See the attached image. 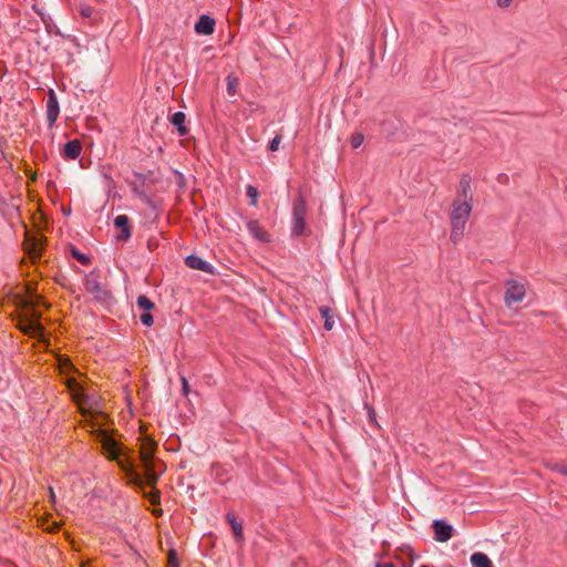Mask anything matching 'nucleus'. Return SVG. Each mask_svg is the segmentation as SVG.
<instances>
[{"label": "nucleus", "instance_id": "0eeeda50", "mask_svg": "<svg viewBox=\"0 0 567 567\" xmlns=\"http://www.w3.org/2000/svg\"><path fill=\"white\" fill-rule=\"evenodd\" d=\"M19 329L30 337H40L43 333V326L40 321L28 320L21 317L19 322Z\"/></svg>", "mask_w": 567, "mask_h": 567}, {"label": "nucleus", "instance_id": "e433bc0d", "mask_svg": "<svg viewBox=\"0 0 567 567\" xmlns=\"http://www.w3.org/2000/svg\"><path fill=\"white\" fill-rule=\"evenodd\" d=\"M496 1H497V4L502 8H507L513 2V0H496Z\"/></svg>", "mask_w": 567, "mask_h": 567}, {"label": "nucleus", "instance_id": "f704fd0d", "mask_svg": "<svg viewBox=\"0 0 567 567\" xmlns=\"http://www.w3.org/2000/svg\"><path fill=\"white\" fill-rule=\"evenodd\" d=\"M60 365H61V368H62V369H64V370H68V369H71V368H72V363H71V361H70L68 358H65V359H61V360H60Z\"/></svg>", "mask_w": 567, "mask_h": 567}, {"label": "nucleus", "instance_id": "f257e3e1", "mask_svg": "<svg viewBox=\"0 0 567 567\" xmlns=\"http://www.w3.org/2000/svg\"><path fill=\"white\" fill-rule=\"evenodd\" d=\"M156 449V443L151 439H145L141 443V462L144 468V476L145 481L147 482V485L153 487L156 485L158 475L156 471L154 470L153 465V455Z\"/></svg>", "mask_w": 567, "mask_h": 567}, {"label": "nucleus", "instance_id": "412c9836", "mask_svg": "<svg viewBox=\"0 0 567 567\" xmlns=\"http://www.w3.org/2000/svg\"><path fill=\"white\" fill-rule=\"evenodd\" d=\"M473 567H493L491 559L484 553H474L471 556Z\"/></svg>", "mask_w": 567, "mask_h": 567}, {"label": "nucleus", "instance_id": "a19ab883", "mask_svg": "<svg viewBox=\"0 0 567 567\" xmlns=\"http://www.w3.org/2000/svg\"><path fill=\"white\" fill-rule=\"evenodd\" d=\"M420 567H430V566H427V565H421Z\"/></svg>", "mask_w": 567, "mask_h": 567}, {"label": "nucleus", "instance_id": "20e7f679", "mask_svg": "<svg viewBox=\"0 0 567 567\" xmlns=\"http://www.w3.org/2000/svg\"><path fill=\"white\" fill-rule=\"evenodd\" d=\"M434 539L439 543H445L453 536L454 528L443 519H436L432 524Z\"/></svg>", "mask_w": 567, "mask_h": 567}, {"label": "nucleus", "instance_id": "473e14b6", "mask_svg": "<svg viewBox=\"0 0 567 567\" xmlns=\"http://www.w3.org/2000/svg\"><path fill=\"white\" fill-rule=\"evenodd\" d=\"M168 567H178V564H177V555L175 553V550H169L168 553Z\"/></svg>", "mask_w": 567, "mask_h": 567}, {"label": "nucleus", "instance_id": "7ed1b4c3", "mask_svg": "<svg viewBox=\"0 0 567 567\" xmlns=\"http://www.w3.org/2000/svg\"><path fill=\"white\" fill-rule=\"evenodd\" d=\"M84 287L87 292L99 300H106L109 298L107 290L100 284L99 276L95 272H90L85 276Z\"/></svg>", "mask_w": 567, "mask_h": 567}, {"label": "nucleus", "instance_id": "9b49d317", "mask_svg": "<svg viewBox=\"0 0 567 567\" xmlns=\"http://www.w3.org/2000/svg\"><path fill=\"white\" fill-rule=\"evenodd\" d=\"M185 264L187 267H189L192 269L200 270V271H204L207 274L214 272L213 266L210 264H208L203 258L195 256V255H190V256L186 257Z\"/></svg>", "mask_w": 567, "mask_h": 567}, {"label": "nucleus", "instance_id": "dca6fc26", "mask_svg": "<svg viewBox=\"0 0 567 567\" xmlns=\"http://www.w3.org/2000/svg\"><path fill=\"white\" fill-rule=\"evenodd\" d=\"M319 312L324 321V323H323L324 329L327 331L332 330L336 324V320H334L336 316H334L332 309L327 306H321L319 308Z\"/></svg>", "mask_w": 567, "mask_h": 567}, {"label": "nucleus", "instance_id": "ddd939ff", "mask_svg": "<svg viewBox=\"0 0 567 567\" xmlns=\"http://www.w3.org/2000/svg\"><path fill=\"white\" fill-rule=\"evenodd\" d=\"M114 225L121 229V234L117 236V239L121 241H126L131 235L130 219L126 215H118L114 219Z\"/></svg>", "mask_w": 567, "mask_h": 567}, {"label": "nucleus", "instance_id": "2f4dec72", "mask_svg": "<svg viewBox=\"0 0 567 567\" xmlns=\"http://www.w3.org/2000/svg\"><path fill=\"white\" fill-rule=\"evenodd\" d=\"M549 467L557 472V473H560L563 475H567V466L564 465V464H560V463H555L553 465H549Z\"/></svg>", "mask_w": 567, "mask_h": 567}, {"label": "nucleus", "instance_id": "a211bd4d", "mask_svg": "<svg viewBox=\"0 0 567 567\" xmlns=\"http://www.w3.org/2000/svg\"><path fill=\"white\" fill-rule=\"evenodd\" d=\"M461 192L458 194L457 198H461V200H472L471 195V178L467 175H464L460 181Z\"/></svg>", "mask_w": 567, "mask_h": 567}, {"label": "nucleus", "instance_id": "6e6552de", "mask_svg": "<svg viewBox=\"0 0 567 567\" xmlns=\"http://www.w3.org/2000/svg\"><path fill=\"white\" fill-rule=\"evenodd\" d=\"M24 248L31 259L35 260L40 258L43 249L42 237H28L24 243Z\"/></svg>", "mask_w": 567, "mask_h": 567}, {"label": "nucleus", "instance_id": "aec40b11", "mask_svg": "<svg viewBox=\"0 0 567 567\" xmlns=\"http://www.w3.org/2000/svg\"><path fill=\"white\" fill-rule=\"evenodd\" d=\"M306 214H307L306 200L302 196H299L293 203L292 217L293 218H305Z\"/></svg>", "mask_w": 567, "mask_h": 567}, {"label": "nucleus", "instance_id": "c85d7f7f", "mask_svg": "<svg viewBox=\"0 0 567 567\" xmlns=\"http://www.w3.org/2000/svg\"><path fill=\"white\" fill-rule=\"evenodd\" d=\"M141 322L144 326L151 327L154 322L153 316L150 312H143L140 317Z\"/></svg>", "mask_w": 567, "mask_h": 567}, {"label": "nucleus", "instance_id": "7c9ffc66", "mask_svg": "<svg viewBox=\"0 0 567 567\" xmlns=\"http://www.w3.org/2000/svg\"><path fill=\"white\" fill-rule=\"evenodd\" d=\"M281 143V136L277 134L269 143V150L276 152Z\"/></svg>", "mask_w": 567, "mask_h": 567}, {"label": "nucleus", "instance_id": "ea45409f", "mask_svg": "<svg viewBox=\"0 0 567 567\" xmlns=\"http://www.w3.org/2000/svg\"><path fill=\"white\" fill-rule=\"evenodd\" d=\"M49 491H50V498H51L52 502H54L55 501V494L53 492V488L50 487Z\"/></svg>", "mask_w": 567, "mask_h": 567}, {"label": "nucleus", "instance_id": "393cba45", "mask_svg": "<svg viewBox=\"0 0 567 567\" xmlns=\"http://www.w3.org/2000/svg\"><path fill=\"white\" fill-rule=\"evenodd\" d=\"M305 229H306L305 218H293L292 234L295 236H300L305 233Z\"/></svg>", "mask_w": 567, "mask_h": 567}, {"label": "nucleus", "instance_id": "4468645a", "mask_svg": "<svg viewBox=\"0 0 567 567\" xmlns=\"http://www.w3.org/2000/svg\"><path fill=\"white\" fill-rule=\"evenodd\" d=\"M82 152V144L79 140H72L64 144L63 156L68 159H76Z\"/></svg>", "mask_w": 567, "mask_h": 567}, {"label": "nucleus", "instance_id": "c756f323", "mask_svg": "<svg viewBox=\"0 0 567 567\" xmlns=\"http://www.w3.org/2000/svg\"><path fill=\"white\" fill-rule=\"evenodd\" d=\"M80 13L84 18H91L94 13V9L91 6L83 4L80 7Z\"/></svg>", "mask_w": 567, "mask_h": 567}, {"label": "nucleus", "instance_id": "b1692460", "mask_svg": "<svg viewBox=\"0 0 567 567\" xmlns=\"http://www.w3.org/2000/svg\"><path fill=\"white\" fill-rule=\"evenodd\" d=\"M137 307L144 312H150L155 308V303L148 299L145 295H141L137 297Z\"/></svg>", "mask_w": 567, "mask_h": 567}, {"label": "nucleus", "instance_id": "f3484780", "mask_svg": "<svg viewBox=\"0 0 567 567\" xmlns=\"http://www.w3.org/2000/svg\"><path fill=\"white\" fill-rule=\"evenodd\" d=\"M185 120H186V116L183 112L178 111V112H175L172 116H171V123L177 127V131L179 133L181 136H184L187 134V128L186 126L184 125L185 124Z\"/></svg>", "mask_w": 567, "mask_h": 567}, {"label": "nucleus", "instance_id": "2eb2a0df", "mask_svg": "<svg viewBox=\"0 0 567 567\" xmlns=\"http://www.w3.org/2000/svg\"><path fill=\"white\" fill-rule=\"evenodd\" d=\"M248 231L260 241H269L268 233L261 227L258 220H249L247 223Z\"/></svg>", "mask_w": 567, "mask_h": 567}, {"label": "nucleus", "instance_id": "bb28decb", "mask_svg": "<svg viewBox=\"0 0 567 567\" xmlns=\"http://www.w3.org/2000/svg\"><path fill=\"white\" fill-rule=\"evenodd\" d=\"M71 252H72V256H73V257H74L79 262H81L82 265H89V264H90V261H91V260H90V258H89L85 254H83V252H81V251L76 250L75 248H72Z\"/></svg>", "mask_w": 567, "mask_h": 567}, {"label": "nucleus", "instance_id": "4c0bfd02", "mask_svg": "<svg viewBox=\"0 0 567 567\" xmlns=\"http://www.w3.org/2000/svg\"><path fill=\"white\" fill-rule=\"evenodd\" d=\"M368 414H369V419L371 421L375 420V412H374V410L371 406H368Z\"/></svg>", "mask_w": 567, "mask_h": 567}, {"label": "nucleus", "instance_id": "c9c22d12", "mask_svg": "<svg viewBox=\"0 0 567 567\" xmlns=\"http://www.w3.org/2000/svg\"><path fill=\"white\" fill-rule=\"evenodd\" d=\"M182 385H183V393L187 395L189 393V385L187 380L183 377L182 378Z\"/></svg>", "mask_w": 567, "mask_h": 567}, {"label": "nucleus", "instance_id": "423d86ee", "mask_svg": "<svg viewBox=\"0 0 567 567\" xmlns=\"http://www.w3.org/2000/svg\"><path fill=\"white\" fill-rule=\"evenodd\" d=\"M472 212V204L467 200H461V198H456L452 204V210L450 217H454V219H465L468 220Z\"/></svg>", "mask_w": 567, "mask_h": 567}, {"label": "nucleus", "instance_id": "a878e982", "mask_svg": "<svg viewBox=\"0 0 567 567\" xmlns=\"http://www.w3.org/2000/svg\"><path fill=\"white\" fill-rule=\"evenodd\" d=\"M364 142V136L362 133L355 132L351 135L350 143L352 148H359Z\"/></svg>", "mask_w": 567, "mask_h": 567}, {"label": "nucleus", "instance_id": "cd10ccee", "mask_svg": "<svg viewBox=\"0 0 567 567\" xmlns=\"http://www.w3.org/2000/svg\"><path fill=\"white\" fill-rule=\"evenodd\" d=\"M246 194L251 199V205L255 206L257 204L258 189L252 185H248L246 188Z\"/></svg>", "mask_w": 567, "mask_h": 567}, {"label": "nucleus", "instance_id": "f03ea898", "mask_svg": "<svg viewBox=\"0 0 567 567\" xmlns=\"http://www.w3.org/2000/svg\"><path fill=\"white\" fill-rule=\"evenodd\" d=\"M527 281L525 280H507L505 282L504 302L507 308L522 302L526 297Z\"/></svg>", "mask_w": 567, "mask_h": 567}, {"label": "nucleus", "instance_id": "58836bf2", "mask_svg": "<svg viewBox=\"0 0 567 567\" xmlns=\"http://www.w3.org/2000/svg\"><path fill=\"white\" fill-rule=\"evenodd\" d=\"M375 567H395L392 563H378Z\"/></svg>", "mask_w": 567, "mask_h": 567}, {"label": "nucleus", "instance_id": "39448f33", "mask_svg": "<svg viewBox=\"0 0 567 567\" xmlns=\"http://www.w3.org/2000/svg\"><path fill=\"white\" fill-rule=\"evenodd\" d=\"M60 114V106L55 92L50 89L47 99V121L50 126L54 125Z\"/></svg>", "mask_w": 567, "mask_h": 567}, {"label": "nucleus", "instance_id": "1a4fd4ad", "mask_svg": "<svg viewBox=\"0 0 567 567\" xmlns=\"http://www.w3.org/2000/svg\"><path fill=\"white\" fill-rule=\"evenodd\" d=\"M76 401H78L79 408H80L83 416L86 417L87 415H90L92 419H100V417L104 419L105 417V415L102 412H100V411L93 412L92 411L94 402L90 398L83 395L80 399L79 396H76Z\"/></svg>", "mask_w": 567, "mask_h": 567}, {"label": "nucleus", "instance_id": "6ab92c4d", "mask_svg": "<svg viewBox=\"0 0 567 567\" xmlns=\"http://www.w3.org/2000/svg\"><path fill=\"white\" fill-rule=\"evenodd\" d=\"M37 305H38V302L35 303L32 300L25 301L24 313L22 317L28 320L40 321L41 313L35 309Z\"/></svg>", "mask_w": 567, "mask_h": 567}, {"label": "nucleus", "instance_id": "5701e85b", "mask_svg": "<svg viewBox=\"0 0 567 567\" xmlns=\"http://www.w3.org/2000/svg\"><path fill=\"white\" fill-rule=\"evenodd\" d=\"M226 83H227L228 95L234 96L237 93V87L239 85V79L234 73H230L226 78Z\"/></svg>", "mask_w": 567, "mask_h": 567}, {"label": "nucleus", "instance_id": "f8f14e48", "mask_svg": "<svg viewBox=\"0 0 567 567\" xmlns=\"http://www.w3.org/2000/svg\"><path fill=\"white\" fill-rule=\"evenodd\" d=\"M466 223L467 220L465 219H454V217H451L450 239L454 244H457L463 238Z\"/></svg>", "mask_w": 567, "mask_h": 567}, {"label": "nucleus", "instance_id": "72a5a7b5", "mask_svg": "<svg viewBox=\"0 0 567 567\" xmlns=\"http://www.w3.org/2000/svg\"><path fill=\"white\" fill-rule=\"evenodd\" d=\"M159 501H161V493L158 489H154L151 492V495H150V502L153 504V505H156V504H159Z\"/></svg>", "mask_w": 567, "mask_h": 567}, {"label": "nucleus", "instance_id": "9d476101", "mask_svg": "<svg viewBox=\"0 0 567 567\" xmlns=\"http://www.w3.org/2000/svg\"><path fill=\"white\" fill-rule=\"evenodd\" d=\"M215 30V20L209 16L203 14L195 24V31L198 34L210 35Z\"/></svg>", "mask_w": 567, "mask_h": 567}, {"label": "nucleus", "instance_id": "4be33fe9", "mask_svg": "<svg viewBox=\"0 0 567 567\" xmlns=\"http://www.w3.org/2000/svg\"><path fill=\"white\" fill-rule=\"evenodd\" d=\"M226 518H227L228 523L230 524L231 529H233L236 538L241 539L243 538V526H241V524L236 520V517H235V515L233 513H228L226 515Z\"/></svg>", "mask_w": 567, "mask_h": 567}]
</instances>
